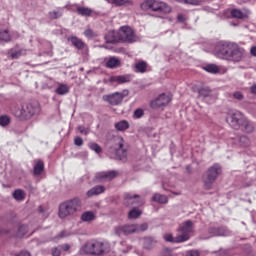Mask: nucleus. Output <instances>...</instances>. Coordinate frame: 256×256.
Masks as SVG:
<instances>
[{
	"instance_id": "nucleus-42",
	"label": "nucleus",
	"mask_w": 256,
	"mask_h": 256,
	"mask_svg": "<svg viewBox=\"0 0 256 256\" xmlns=\"http://www.w3.org/2000/svg\"><path fill=\"white\" fill-rule=\"evenodd\" d=\"M11 123V118L7 115L0 116L1 127H7Z\"/></svg>"
},
{
	"instance_id": "nucleus-25",
	"label": "nucleus",
	"mask_w": 256,
	"mask_h": 256,
	"mask_svg": "<svg viewBox=\"0 0 256 256\" xmlns=\"http://www.w3.org/2000/svg\"><path fill=\"white\" fill-rule=\"evenodd\" d=\"M121 65V60L119 58L113 56L108 59L106 62V67L108 69H115V67H119Z\"/></svg>"
},
{
	"instance_id": "nucleus-50",
	"label": "nucleus",
	"mask_w": 256,
	"mask_h": 256,
	"mask_svg": "<svg viewBox=\"0 0 256 256\" xmlns=\"http://www.w3.org/2000/svg\"><path fill=\"white\" fill-rule=\"evenodd\" d=\"M64 237H69V233L65 230L61 231L55 239H64Z\"/></svg>"
},
{
	"instance_id": "nucleus-58",
	"label": "nucleus",
	"mask_w": 256,
	"mask_h": 256,
	"mask_svg": "<svg viewBox=\"0 0 256 256\" xmlns=\"http://www.w3.org/2000/svg\"><path fill=\"white\" fill-rule=\"evenodd\" d=\"M250 93H251L252 95H256V84H254V85H252V86L250 87Z\"/></svg>"
},
{
	"instance_id": "nucleus-9",
	"label": "nucleus",
	"mask_w": 256,
	"mask_h": 256,
	"mask_svg": "<svg viewBox=\"0 0 256 256\" xmlns=\"http://www.w3.org/2000/svg\"><path fill=\"white\" fill-rule=\"evenodd\" d=\"M193 225L194 223L191 220H187L177 229L178 233H181V235L178 236L180 237V240H182V243H185V241H189V239H191Z\"/></svg>"
},
{
	"instance_id": "nucleus-13",
	"label": "nucleus",
	"mask_w": 256,
	"mask_h": 256,
	"mask_svg": "<svg viewBox=\"0 0 256 256\" xmlns=\"http://www.w3.org/2000/svg\"><path fill=\"white\" fill-rule=\"evenodd\" d=\"M115 233L119 237H121V235H133V233H139V226L137 224H125L122 226H117L115 228Z\"/></svg>"
},
{
	"instance_id": "nucleus-33",
	"label": "nucleus",
	"mask_w": 256,
	"mask_h": 256,
	"mask_svg": "<svg viewBox=\"0 0 256 256\" xmlns=\"http://www.w3.org/2000/svg\"><path fill=\"white\" fill-rule=\"evenodd\" d=\"M27 231H29V227L27 225L20 226L16 232V237H19L20 239L21 237H25V235H27Z\"/></svg>"
},
{
	"instance_id": "nucleus-29",
	"label": "nucleus",
	"mask_w": 256,
	"mask_h": 256,
	"mask_svg": "<svg viewBox=\"0 0 256 256\" xmlns=\"http://www.w3.org/2000/svg\"><path fill=\"white\" fill-rule=\"evenodd\" d=\"M152 201H154L155 203L165 204L167 203L168 199L167 196L163 194H154L152 197Z\"/></svg>"
},
{
	"instance_id": "nucleus-6",
	"label": "nucleus",
	"mask_w": 256,
	"mask_h": 256,
	"mask_svg": "<svg viewBox=\"0 0 256 256\" xmlns=\"http://www.w3.org/2000/svg\"><path fill=\"white\" fill-rule=\"evenodd\" d=\"M246 118L247 117L245 116V114H243L241 111L231 110L227 114L226 121L230 123L233 129L239 130V128L241 127L242 123Z\"/></svg>"
},
{
	"instance_id": "nucleus-19",
	"label": "nucleus",
	"mask_w": 256,
	"mask_h": 256,
	"mask_svg": "<svg viewBox=\"0 0 256 256\" xmlns=\"http://www.w3.org/2000/svg\"><path fill=\"white\" fill-rule=\"evenodd\" d=\"M230 15L233 17V19H247L249 18V15H251V10L243 8L241 11V9L233 8Z\"/></svg>"
},
{
	"instance_id": "nucleus-26",
	"label": "nucleus",
	"mask_w": 256,
	"mask_h": 256,
	"mask_svg": "<svg viewBox=\"0 0 256 256\" xmlns=\"http://www.w3.org/2000/svg\"><path fill=\"white\" fill-rule=\"evenodd\" d=\"M129 127V122L126 120H121L120 122L115 123V129L117 131H126V129H129Z\"/></svg>"
},
{
	"instance_id": "nucleus-7",
	"label": "nucleus",
	"mask_w": 256,
	"mask_h": 256,
	"mask_svg": "<svg viewBox=\"0 0 256 256\" xmlns=\"http://www.w3.org/2000/svg\"><path fill=\"white\" fill-rule=\"evenodd\" d=\"M129 95V90H123L122 92H114L112 94H107L102 97L105 103L117 107L123 103V99Z\"/></svg>"
},
{
	"instance_id": "nucleus-44",
	"label": "nucleus",
	"mask_w": 256,
	"mask_h": 256,
	"mask_svg": "<svg viewBox=\"0 0 256 256\" xmlns=\"http://www.w3.org/2000/svg\"><path fill=\"white\" fill-rule=\"evenodd\" d=\"M145 115V110L138 108L134 111L133 117L134 119H141Z\"/></svg>"
},
{
	"instance_id": "nucleus-18",
	"label": "nucleus",
	"mask_w": 256,
	"mask_h": 256,
	"mask_svg": "<svg viewBox=\"0 0 256 256\" xmlns=\"http://www.w3.org/2000/svg\"><path fill=\"white\" fill-rule=\"evenodd\" d=\"M150 11L164 13L165 15H167L171 12V6L162 1L152 0V6Z\"/></svg>"
},
{
	"instance_id": "nucleus-37",
	"label": "nucleus",
	"mask_w": 256,
	"mask_h": 256,
	"mask_svg": "<svg viewBox=\"0 0 256 256\" xmlns=\"http://www.w3.org/2000/svg\"><path fill=\"white\" fill-rule=\"evenodd\" d=\"M93 219H95V213L93 212H84L81 215V220L85 221V222H89V221H93Z\"/></svg>"
},
{
	"instance_id": "nucleus-60",
	"label": "nucleus",
	"mask_w": 256,
	"mask_h": 256,
	"mask_svg": "<svg viewBox=\"0 0 256 256\" xmlns=\"http://www.w3.org/2000/svg\"><path fill=\"white\" fill-rule=\"evenodd\" d=\"M250 53L253 57H256V46H253L251 49H250Z\"/></svg>"
},
{
	"instance_id": "nucleus-45",
	"label": "nucleus",
	"mask_w": 256,
	"mask_h": 256,
	"mask_svg": "<svg viewBox=\"0 0 256 256\" xmlns=\"http://www.w3.org/2000/svg\"><path fill=\"white\" fill-rule=\"evenodd\" d=\"M234 99H237V101H243L245 99V96L243 95L242 92L236 91L233 93Z\"/></svg>"
},
{
	"instance_id": "nucleus-57",
	"label": "nucleus",
	"mask_w": 256,
	"mask_h": 256,
	"mask_svg": "<svg viewBox=\"0 0 256 256\" xmlns=\"http://www.w3.org/2000/svg\"><path fill=\"white\" fill-rule=\"evenodd\" d=\"M60 249H63V251H69L71 246L69 244H63L60 246Z\"/></svg>"
},
{
	"instance_id": "nucleus-54",
	"label": "nucleus",
	"mask_w": 256,
	"mask_h": 256,
	"mask_svg": "<svg viewBox=\"0 0 256 256\" xmlns=\"http://www.w3.org/2000/svg\"><path fill=\"white\" fill-rule=\"evenodd\" d=\"M186 5H201V0H186Z\"/></svg>"
},
{
	"instance_id": "nucleus-55",
	"label": "nucleus",
	"mask_w": 256,
	"mask_h": 256,
	"mask_svg": "<svg viewBox=\"0 0 256 256\" xmlns=\"http://www.w3.org/2000/svg\"><path fill=\"white\" fill-rule=\"evenodd\" d=\"M177 21H178L179 23H185V22L187 21V18H185V17L183 16V14H178V16H177Z\"/></svg>"
},
{
	"instance_id": "nucleus-12",
	"label": "nucleus",
	"mask_w": 256,
	"mask_h": 256,
	"mask_svg": "<svg viewBox=\"0 0 256 256\" xmlns=\"http://www.w3.org/2000/svg\"><path fill=\"white\" fill-rule=\"evenodd\" d=\"M106 44L101 45L100 48L102 49H113V46L110 45H115L116 43H119L121 41V37L119 32L117 31H109L105 37H104Z\"/></svg>"
},
{
	"instance_id": "nucleus-20",
	"label": "nucleus",
	"mask_w": 256,
	"mask_h": 256,
	"mask_svg": "<svg viewBox=\"0 0 256 256\" xmlns=\"http://www.w3.org/2000/svg\"><path fill=\"white\" fill-rule=\"evenodd\" d=\"M110 83H116V85H123L125 83H131V74L112 76L109 78Z\"/></svg>"
},
{
	"instance_id": "nucleus-3",
	"label": "nucleus",
	"mask_w": 256,
	"mask_h": 256,
	"mask_svg": "<svg viewBox=\"0 0 256 256\" xmlns=\"http://www.w3.org/2000/svg\"><path fill=\"white\" fill-rule=\"evenodd\" d=\"M114 149H110V153H114L116 159L119 161H127L129 155V144L121 136H116L113 139Z\"/></svg>"
},
{
	"instance_id": "nucleus-46",
	"label": "nucleus",
	"mask_w": 256,
	"mask_h": 256,
	"mask_svg": "<svg viewBox=\"0 0 256 256\" xmlns=\"http://www.w3.org/2000/svg\"><path fill=\"white\" fill-rule=\"evenodd\" d=\"M21 55H23V50H16V51L11 53V58L12 59H19V57H21Z\"/></svg>"
},
{
	"instance_id": "nucleus-15",
	"label": "nucleus",
	"mask_w": 256,
	"mask_h": 256,
	"mask_svg": "<svg viewBox=\"0 0 256 256\" xmlns=\"http://www.w3.org/2000/svg\"><path fill=\"white\" fill-rule=\"evenodd\" d=\"M171 103V97L169 95L162 93L157 98L150 102L151 109H161V107H166Z\"/></svg>"
},
{
	"instance_id": "nucleus-31",
	"label": "nucleus",
	"mask_w": 256,
	"mask_h": 256,
	"mask_svg": "<svg viewBox=\"0 0 256 256\" xmlns=\"http://www.w3.org/2000/svg\"><path fill=\"white\" fill-rule=\"evenodd\" d=\"M136 73H145L147 71V62L141 61L135 64Z\"/></svg>"
},
{
	"instance_id": "nucleus-63",
	"label": "nucleus",
	"mask_w": 256,
	"mask_h": 256,
	"mask_svg": "<svg viewBox=\"0 0 256 256\" xmlns=\"http://www.w3.org/2000/svg\"><path fill=\"white\" fill-rule=\"evenodd\" d=\"M2 233H9V231H2Z\"/></svg>"
},
{
	"instance_id": "nucleus-52",
	"label": "nucleus",
	"mask_w": 256,
	"mask_h": 256,
	"mask_svg": "<svg viewBox=\"0 0 256 256\" xmlns=\"http://www.w3.org/2000/svg\"><path fill=\"white\" fill-rule=\"evenodd\" d=\"M74 145H76L77 147L83 146V138H81V137H76V138L74 139Z\"/></svg>"
},
{
	"instance_id": "nucleus-56",
	"label": "nucleus",
	"mask_w": 256,
	"mask_h": 256,
	"mask_svg": "<svg viewBox=\"0 0 256 256\" xmlns=\"http://www.w3.org/2000/svg\"><path fill=\"white\" fill-rule=\"evenodd\" d=\"M52 255L53 256H61V250L59 248H53Z\"/></svg>"
},
{
	"instance_id": "nucleus-16",
	"label": "nucleus",
	"mask_w": 256,
	"mask_h": 256,
	"mask_svg": "<svg viewBox=\"0 0 256 256\" xmlns=\"http://www.w3.org/2000/svg\"><path fill=\"white\" fill-rule=\"evenodd\" d=\"M68 11H77L78 15L81 17H91L93 15V10L89 7L79 6L77 4H67L64 6Z\"/></svg>"
},
{
	"instance_id": "nucleus-1",
	"label": "nucleus",
	"mask_w": 256,
	"mask_h": 256,
	"mask_svg": "<svg viewBox=\"0 0 256 256\" xmlns=\"http://www.w3.org/2000/svg\"><path fill=\"white\" fill-rule=\"evenodd\" d=\"M214 54L218 59L240 63L245 57V49L237 45V43L221 40L215 44Z\"/></svg>"
},
{
	"instance_id": "nucleus-5",
	"label": "nucleus",
	"mask_w": 256,
	"mask_h": 256,
	"mask_svg": "<svg viewBox=\"0 0 256 256\" xmlns=\"http://www.w3.org/2000/svg\"><path fill=\"white\" fill-rule=\"evenodd\" d=\"M221 175V165L214 164L206 171L204 175V189L209 191V189H213V184L217 181V178Z\"/></svg>"
},
{
	"instance_id": "nucleus-14",
	"label": "nucleus",
	"mask_w": 256,
	"mask_h": 256,
	"mask_svg": "<svg viewBox=\"0 0 256 256\" xmlns=\"http://www.w3.org/2000/svg\"><path fill=\"white\" fill-rule=\"evenodd\" d=\"M118 175L119 172L117 170L98 172L94 176V181L96 183H105L107 181H112V179H115Z\"/></svg>"
},
{
	"instance_id": "nucleus-32",
	"label": "nucleus",
	"mask_w": 256,
	"mask_h": 256,
	"mask_svg": "<svg viewBox=\"0 0 256 256\" xmlns=\"http://www.w3.org/2000/svg\"><path fill=\"white\" fill-rule=\"evenodd\" d=\"M211 89L209 87H204L198 90L199 97H202L203 99L207 97H211Z\"/></svg>"
},
{
	"instance_id": "nucleus-49",
	"label": "nucleus",
	"mask_w": 256,
	"mask_h": 256,
	"mask_svg": "<svg viewBox=\"0 0 256 256\" xmlns=\"http://www.w3.org/2000/svg\"><path fill=\"white\" fill-rule=\"evenodd\" d=\"M78 131L82 135H89V128H86L84 126H78Z\"/></svg>"
},
{
	"instance_id": "nucleus-35",
	"label": "nucleus",
	"mask_w": 256,
	"mask_h": 256,
	"mask_svg": "<svg viewBox=\"0 0 256 256\" xmlns=\"http://www.w3.org/2000/svg\"><path fill=\"white\" fill-rule=\"evenodd\" d=\"M0 41H4L5 43H9L11 41V35L7 30H0Z\"/></svg>"
},
{
	"instance_id": "nucleus-34",
	"label": "nucleus",
	"mask_w": 256,
	"mask_h": 256,
	"mask_svg": "<svg viewBox=\"0 0 256 256\" xmlns=\"http://www.w3.org/2000/svg\"><path fill=\"white\" fill-rule=\"evenodd\" d=\"M204 70L207 71V73L217 74L219 73V66L216 64H208L204 67Z\"/></svg>"
},
{
	"instance_id": "nucleus-4",
	"label": "nucleus",
	"mask_w": 256,
	"mask_h": 256,
	"mask_svg": "<svg viewBox=\"0 0 256 256\" xmlns=\"http://www.w3.org/2000/svg\"><path fill=\"white\" fill-rule=\"evenodd\" d=\"M79 209H81V200L74 198L60 204L58 215L60 219H66V217L77 213Z\"/></svg>"
},
{
	"instance_id": "nucleus-22",
	"label": "nucleus",
	"mask_w": 256,
	"mask_h": 256,
	"mask_svg": "<svg viewBox=\"0 0 256 256\" xmlns=\"http://www.w3.org/2000/svg\"><path fill=\"white\" fill-rule=\"evenodd\" d=\"M239 129L243 131V133H253L255 131V124L245 118L244 122H242V125H240Z\"/></svg>"
},
{
	"instance_id": "nucleus-61",
	"label": "nucleus",
	"mask_w": 256,
	"mask_h": 256,
	"mask_svg": "<svg viewBox=\"0 0 256 256\" xmlns=\"http://www.w3.org/2000/svg\"><path fill=\"white\" fill-rule=\"evenodd\" d=\"M179 3H184L186 5L187 0H177Z\"/></svg>"
},
{
	"instance_id": "nucleus-41",
	"label": "nucleus",
	"mask_w": 256,
	"mask_h": 256,
	"mask_svg": "<svg viewBox=\"0 0 256 256\" xmlns=\"http://www.w3.org/2000/svg\"><path fill=\"white\" fill-rule=\"evenodd\" d=\"M239 144L241 147H249L251 145V140L245 135L239 137Z\"/></svg>"
},
{
	"instance_id": "nucleus-43",
	"label": "nucleus",
	"mask_w": 256,
	"mask_h": 256,
	"mask_svg": "<svg viewBox=\"0 0 256 256\" xmlns=\"http://www.w3.org/2000/svg\"><path fill=\"white\" fill-rule=\"evenodd\" d=\"M89 148L94 151L95 153L99 154L101 153V151H103V149L101 148V146H99V144L97 143H91L89 144Z\"/></svg>"
},
{
	"instance_id": "nucleus-51",
	"label": "nucleus",
	"mask_w": 256,
	"mask_h": 256,
	"mask_svg": "<svg viewBox=\"0 0 256 256\" xmlns=\"http://www.w3.org/2000/svg\"><path fill=\"white\" fill-rule=\"evenodd\" d=\"M137 226H138V232L139 231H147V229H149V224H147V223H143V224H140V225H138L137 224Z\"/></svg>"
},
{
	"instance_id": "nucleus-39",
	"label": "nucleus",
	"mask_w": 256,
	"mask_h": 256,
	"mask_svg": "<svg viewBox=\"0 0 256 256\" xmlns=\"http://www.w3.org/2000/svg\"><path fill=\"white\" fill-rule=\"evenodd\" d=\"M56 93L58 95H67V93H69V86L65 84L59 85L58 88L56 89Z\"/></svg>"
},
{
	"instance_id": "nucleus-23",
	"label": "nucleus",
	"mask_w": 256,
	"mask_h": 256,
	"mask_svg": "<svg viewBox=\"0 0 256 256\" xmlns=\"http://www.w3.org/2000/svg\"><path fill=\"white\" fill-rule=\"evenodd\" d=\"M44 171H45V163H43V160H37L36 164L34 165L33 175L35 177H39V175H41Z\"/></svg>"
},
{
	"instance_id": "nucleus-21",
	"label": "nucleus",
	"mask_w": 256,
	"mask_h": 256,
	"mask_svg": "<svg viewBox=\"0 0 256 256\" xmlns=\"http://www.w3.org/2000/svg\"><path fill=\"white\" fill-rule=\"evenodd\" d=\"M67 41L71 43L72 47H75V49H78V51L85 49V42H83V40H81L77 36H70L67 38Z\"/></svg>"
},
{
	"instance_id": "nucleus-10",
	"label": "nucleus",
	"mask_w": 256,
	"mask_h": 256,
	"mask_svg": "<svg viewBox=\"0 0 256 256\" xmlns=\"http://www.w3.org/2000/svg\"><path fill=\"white\" fill-rule=\"evenodd\" d=\"M120 41L123 43H135L137 41V36L135 31L129 26H122L119 31Z\"/></svg>"
},
{
	"instance_id": "nucleus-48",
	"label": "nucleus",
	"mask_w": 256,
	"mask_h": 256,
	"mask_svg": "<svg viewBox=\"0 0 256 256\" xmlns=\"http://www.w3.org/2000/svg\"><path fill=\"white\" fill-rule=\"evenodd\" d=\"M84 35H85V37H88V39H91V38L95 37V32H93V30H91V29H87L84 31Z\"/></svg>"
},
{
	"instance_id": "nucleus-53",
	"label": "nucleus",
	"mask_w": 256,
	"mask_h": 256,
	"mask_svg": "<svg viewBox=\"0 0 256 256\" xmlns=\"http://www.w3.org/2000/svg\"><path fill=\"white\" fill-rule=\"evenodd\" d=\"M186 256H201L198 250H189L186 252Z\"/></svg>"
},
{
	"instance_id": "nucleus-28",
	"label": "nucleus",
	"mask_w": 256,
	"mask_h": 256,
	"mask_svg": "<svg viewBox=\"0 0 256 256\" xmlns=\"http://www.w3.org/2000/svg\"><path fill=\"white\" fill-rule=\"evenodd\" d=\"M142 213L143 212L141 210H139V208L134 207L132 210L129 211L128 218L129 219H139V217H141Z\"/></svg>"
},
{
	"instance_id": "nucleus-30",
	"label": "nucleus",
	"mask_w": 256,
	"mask_h": 256,
	"mask_svg": "<svg viewBox=\"0 0 256 256\" xmlns=\"http://www.w3.org/2000/svg\"><path fill=\"white\" fill-rule=\"evenodd\" d=\"M155 243H157V241H155L153 237L144 238V249H153Z\"/></svg>"
},
{
	"instance_id": "nucleus-11",
	"label": "nucleus",
	"mask_w": 256,
	"mask_h": 256,
	"mask_svg": "<svg viewBox=\"0 0 256 256\" xmlns=\"http://www.w3.org/2000/svg\"><path fill=\"white\" fill-rule=\"evenodd\" d=\"M208 235L209 237L204 239H211V237H229V235H231V230H229L227 226H212L208 228Z\"/></svg>"
},
{
	"instance_id": "nucleus-27",
	"label": "nucleus",
	"mask_w": 256,
	"mask_h": 256,
	"mask_svg": "<svg viewBox=\"0 0 256 256\" xmlns=\"http://www.w3.org/2000/svg\"><path fill=\"white\" fill-rule=\"evenodd\" d=\"M164 240L167 241V243H183L179 235L173 237V234H165Z\"/></svg>"
},
{
	"instance_id": "nucleus-24",
	"label": "nucleus",
	"mask_w": 256,
	"mask_h": 256,
	"mask_svg": "<svg viewBox=\"0 0 256 256\" xmlns=\"http://www.w3.org/2000/svg\"><path fill=\"white\" fill-rule=\"evenodd\" d=\"M101 193H105V187L97 185L88 190L87 197H95V195H101Z\"/></svg>"
},
{
	"instance_id": "nucleus-47",
	"label": "nucleus",
	"mask_w": 256,
	"mask_h": 256,
	"mask_svg": "<svg viewBox=\"0 0 256 256\" xmlns=\"http://www.w3.org/2000/svg\"><path fill=\"white\" fill-rule=\"evenodd\" d=\"M112 3H114V5H117L118 7H121V5L130 3V1L129 0H113Z\"/></svg>"
},
{
	"instance_id": "nucleus-36",
	"label": "nucleus",
	"mask_w": 256,
	"mask_h": 256,
	"mask_svg": "<svg viewBox=\"0 0 256 256\" xmlns=\"http://www.w3.org/2000/svg\"><path fill=\"white\" fill-rule=\"evenodd\" d=\"M13 197L16 201H23V199H25V192L21 189H17L14 191Z\"/></svg>"
},
{
	"instance_id": "nucleus-59",
	"label": "nucleus",
	"mask_w": 256,
	"mask_h": 256,
	"mask_svg": "<svg viewBox=\"0 0 256 256\" xmlns=\"http://www.w3.org/2000/svg\"><path fill=\"white\" fill-rule=\"evenodd\" d=\"M16 256H31V253H29L28 251H22Z\"/></svg>"
},
{
	"instance_id": "nucleus-40",
	"label": "nucleus",
	"mask_w": 256,
	"mask_h": 256,
	"mask_svg": "<svg viewBox=\"0 0 256 256\" xmlns=\"http://www.w3.org/2000/svg\"><path fill=\"white\" fill-rule=\"evenodd\" d=\"M153 0H143V2L140 4V8L142 11H151Z\"/></svg>"
},
{
	"instance_id": "nucleus-2",
	"label": "nucleus",
	"mask_w": 256,
	"mask_h": 256,
	"mask_svg": "<svg viewBox=\"0 0 256 256\" xmlns=\"http://www.w3.org/2000/svg\"><path fill=\"white\" fill-rule=\"evenodd\" d=\"M41 112V107H39V103L37 102H26L16 107L14 110V115L20 121H29L35 117V115H39Z\"/></svg>"
},
{
	"instance_id": "nucleus-38",
	"label": "nucleus",
	"mask_w": 256,
	"mask_h": 256,
	"mask_svg": "<svg viewBox=\"0 0 256 256\" xmlns=\"http://www.w3.org/2000/svg\"><path fill=\"white\" fill-rule=\"evenodd\" d=\"M63 16V9L58 8L57 10H54L52 12H49L50 19H59V17Z\"/></svg>"
},
{
	"instance_id": "nucleus-17",
	"label": "nucleus",
	"mask_w": 256,
	"mask_h": 256,
	"mask_svg": "<svg viewBox=\"0 0 256 256\" xmlns=\"http://www.w3.org/2000/svg\"><path fill=\"white\" fill-rule=\"evenodd\" d=\"M145 201L141 196L137 194H131V193H126L124 194V205L127 207H131V205H137L138 207H141Z\"/></svg>"
},
{
	"instance_id": "nucleus-62",
	"label": "nucleus",
	"mask_w": 256,
	"mask_h": 256,
	"mask_svg": "<svg viewBox=\"0 0 256 256\" xmlns=\"http://www.w3.org/2000/svg\"><path fill=\"white\" fill-rule=\"evenodd\" d=\"M39 213H43V207L40 206L39 209H38Z\"/></svg>"
},
{
	"instance_id": "nucleus-8",
	"label": "nucleus",
	"mask_w": 256,
	"mask_h": 256,
	"mask_svg": "<svg viewBox=\"0 0 256 256\" xmlns=\"http://www.w3.org/2000/svg\"><path fill=\"white\" fill-rule=\"evenodd\" d=\"M83 251L89 255H103L105 253V243L92 240L84 245Z\"/></svg>"
}]
</instances>
